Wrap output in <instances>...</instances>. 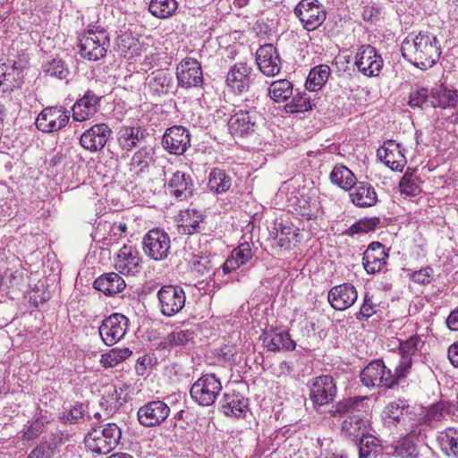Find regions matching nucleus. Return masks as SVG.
<instances>
[{
  "label": "nucleus",
  "mask_w": 458,
  "mask_h": 458,
  "mask_svg": "<svg viewBox=\"0 0 458 458\" xmlns=\"http://www.w3.org/2000/svg\"><path fill=\"white\" fill-rule=\"evenodd\" d=\"M221 390V382L215 374L202 375V406L213 404Z\"/></svg>",
  "instance_id": "c9c22d12"
},
{
  "label": "nucleus",
  "mask_w": 458,
  "mask_h": 458,
  "mask_svg": "<svg viewBox=\"0 0 458 458\" xmlns=\"http://www.w3.org/2000/svg\"><path fill=\"white\" fill-rule=\"evenodd\" d=\"M299 230L291 223H276L269 232L270 237L275 241V247L289 250L299 242Z\"/></svg>",
  "instance_id": "b1692460"
},
{
  "label": "nucleus",
  "mask_w": 458,
  "mask_h": 458,
  "mask_svg": "<svg viewBox=\"0 0 458 458\" xmlns=\"http://www.w3.org/2000/svg\"><path fill=\"white\" fill-rule=\"evenodd\" d=\"M191 186V180L189 176L186 178L185 174L176 172L169 180L166 187L169 192L175 198L186 199L192 195Z\"/></svg>",
  "instance_id": "e433bc0d"
},
{
  "label": "nucleus",
  "mask_w": 458,
  "mask_h": 458,
  "mask_svg": "<svg viewBox=\"0 0 458 458\" xmlns=\"http://www.w3.org/2000/svg\"><path fill=\"white\" fill-rule=\"evenodd\" d=\"M210 353L216 359L217 362H228L233 360L237 350L234 344H226L220 348L214 349Z\"/></svg>",
  "instance_id": "13d9d810"
},
{
  "label": "nucleus",
  "mask_w": 458,
  "mask_h": 458,
  "mask_svg": "<svg viewBox=\"0 0 458 458\" xmlns=\"http://www.w3.org/2000/svg\"><path fill=\"white\" fill-rule=\"evenodd\" d=\"M115 269L123 275L135 276L142 269L141 259L136 247L124 244L119 250L114 262Z\"/></svg>",
  "instance_id": "f3484780"
},
{
  "label": "nucleus",
  "mask_w": 458,
  "mask_h": 458,
  "mask_svg": "<svg viewBox=\"0 0 458 458\" xmlns=\"http://www.w3.org/2000/svg\"><path fill=\"white\" fill-rule=\"evenodd\" d=\"M359 458H369L371 455L377 456L382 452L379 439L369 433L361 435L359 438Z\"/></svg>",
  "instance_id": "c03bdc74"
},
{
  "label": "nucleus",
  "mask_w": 458,
  "mask_h": 458,
  "mask_svg": "<svg viewBox=\"0 0 458 458\" xmlns=\"http://www.w3.org/2000/svg\"><path fill=\"white\" fill-rule=\"evenodd\" d=\"M156 362V358L153 354H145L138 358L135 369L138 375H144L148 368H151Z\"/></svg>",
  "instance_id": "338daca9"
},
{
  "label": "nucleus",
  "mask_w": 458,
  "mask_h": 458,
  "mask_svg": "<svg viewBox=\"0 0 458 458\" xmlns=\"http://www.w3.org/2000/svg\"><path fill=\"white\" fill-rule=\"evenodd\" d=\"M450 405L445 402L432 404L427 411L426 417L430 421H438L449 413Z\"/></svg>",
  "instance_id": "052dcab7"
},
{
  "label": "nucleus",
  "mask_w": 458,
  "mask_h": 458,
  "mask_svg": "<svg viewBox=\"0 0 458 458\" xmlns=\"http://www.w3.org/2000/svg\"><path fill=\"white\" fill-rule=\"evenodd\" d=\"M388 253L379 242H372L363 253L362 265L368 274L380 272L386 264Z\"/></svg>",
  "instance_id": "4be33fe9"
},
{
  "label": "nucleus",
  "mask_w": 458,
  "mask_h": 458,
  "mask_svg": "<svg viewBox=\"0 0 458 458\" xmlns=\"http://www.w3.org/2000/svg\"><path fill=\"white\" fill-rule=\"evenodd\" d=\"M102 97L88 89L84 95L76 100L72 107V118L77 122H84L94 116L99 110Z\"/></svg>",
  "instance_id": "6ab92c4d"
},
{
  "label": "nucleus",
  "mask_w": 458,
  "mask_h": 458,
  "mask_svg": "<svg viewBox=\"0 0 458 458\" xmlns=\"http://www.w3.org/2000/svg\"><path fill=\"white\" fill-rule=\"evenodd\" d=\"M310 400L314 408L332 403L337 395V386L335 378L329 375H320L309 380Z\"/></svg>",
  "instance_id": "423d86ee"
},
{
  "label": "nucleus",
  "mask_w": 458,
  "mask_h": 458,
  "mask_svg": "<svg viewBox=\"0 0 458 458\" xmlns=\"http://www.w3.org/2000/svg\"><path fill=\"white\" fill-rule=\"evenodd\" d=\"M380 224L378 216L363 217L353 223L349 228L345 229L342 234L354 236L356 234L368 233L375 231Z\"/></svg>",
  "instance_id": "49530a36"
},
{
  "label": "nucleus",
  "mask_w": 458,
  "mask_h": 458,
  "mask_svg": "<svg viewBox=\"0 0 458 458\" xmlns=\"http://www.w3.org/2000/svg\"><path fill=\"white\" fill-rule=\"evenodd\" d=\"M84 416L83 404L76 403L73 407L64 412L60 418L64 423L76 424Z\"/></svg>",
  "instance_id": "680f3d73"
},
{
  "label": "nucleus",
  "mask_w": 458,
  "mask_h": 458,
  "mask_svg": "<svg viewBox=\"0 0 458 458\" xmlns=\"http://www.w3.org/2000/svg\"><path fill=\"white\" fill-rule=\"evenodd\" d=\"M406 430L408 433L391 447L393 451L388 452V454L398 458H419L420 450L415 437L421 434V429L418 426L413 427V423H411V426Z\"/></svg>",
  "instance_id": "aec40b11"
},
{
  "label": "nucleus",
  "mask_w": 458,
  "mask_h": 458,
  "mask_svg": "<svg viewBox=\"0 0 458 458\" xmlns=\"http://www.w3.org/2000/svg\"><path fill=\"white\" fill-rule=\"evenodd\" d=\"M179 233L182 234L193 235L199 232L200 213L195 208H189L181 213Z\"/></svg>",
  "instance_id": "4c0bfd02"
},
{
  "label": "nucleus",
  "mask_w": 458,
  "mask_h": 458,
  "mask_svg": "<svg viewBox=\"0 0 458 458\" xmlns=\"http://www.w3.org/2000/svg\"><path fill=\"white\" fill-rule=\"evenodd\" d=\"M383 65L384 60L375 47L365 44L358 47L354 66L362 75L369 78L377 77Z\"/></svg>",
  "instance_id": "1a4fd4ad"
},
{
  "label": "nucleus",
  "mask_w": 458,
  "mask_h": 458,
  "mask_svg": "<svg viewBox=\"0 0 458 458\" xmlns=\"http://www.w3.org/2000/svg\"><path fill=\"white\" fill-rule=\"evenodd\" d=\"M160 311L164 316L172 317L180 312L185 305V293L179 285L167 284L157 292Z\"/></svg>",
  "instance_id": "f8f14e48"
},
{
  "label": "nucleus",
  "mask_w": 458,
  "mask_h": 458,
  "mask_svg": "<svg viewBox=\"0 0 458 458\" xmlns=\"http://www.w3.org/2000/svg\"><path fill=\"white\" fill-rule=\"evenodd\" d=\"M441 451L447 456L458 458V430L454 428L438 433L437 437Z\"/></svg>",
  "instance_id": "58836bf2"
},
{
  "label": "nucleus",
  "mask_w": 458,
  "mask_h": 458,
  "mask_svg": "<svg viewBox=\"0 0 458 458\" xmlns=\"http://www.w3.org/2000/svg\"><path fill=\"white\" fill-rule=\"evenodd\" d=\"M142 245L143 250L148 258L157 261L164 260L170 252V237L162 229H152L143 237Z\"/></svg>",
  "instance_id": "9d476101"
},
{
  "label": "nucleus",
  "mask_w": 458,
  "mask_h": 458,
  "mask_svg": "<svg viewBox=\"0 0 458 458\" xmlns=\"http://www.w3.org/2000/svg\"><path fill=\"white\" fill-rule=\"evenodd\" d=\"M293 13L308 31H313L325 21L327 11L318 0H301Z\"/></svg>",
  "instance_id": "0eeeda50"
},
{
  "label": "nucleus",
  "mask_w": 458,
  "mask_h": 458,
  "mask_svg": "<svg viewBox=\"0 0 458 458\" xmlns=\"http://www.w3.org/2000/svg\"><path fill=\"white\" fill-rule=\"evenodd\" d=\"M383 7L376 2H369L362 7L361 16L364 21L377 24L382 18Z\"/></svg>",
  "instance_id": "6e6d98bb"
},
{
  "label": "nucleus",
  "mask_w": 458,
  "mask_h": 458,
  "mask_svg": "<svg viewBox=\"0 0 458 458\" xmlns=\"http://www.w3.org/2000/svg\"><path fill=\"white\" fill-rule=\"evenodd\" d=\"M253 114L255 111L240 110L230 117L227 126L233 137L244 138L251 134L256 127Z\"/></svg>",
  "instance_id": "bb28decb"
},
{
  "label": "nucleus",
  "mask_w": 458,
  "mask_h": 458,
  "mask_svg": "<svg viewBox=\"0 0 458 458\" xmlns=\"http://www.w3.org/2000/svg\"><path fill=\"white\" fill-rule=\"evenodd\" d=\"M399 188L401 193L411 197H416L421 192L418 177L412 173L406 172L403 174Z\"/></svg>",
  "instance_id": "864d4df0"
},
{
  "label": "nucleus",
  "mask_w": 458,
  "mask_h": 458,
  "mask_svg": "<svg viewBox=\"0 0 458 458\" xmlns=\"http://www.w3.org/2000/svg\"><path fill=\"white\" fill-rule=\"evenodd\" d=\"M94 433H97V429L95 428L88 433V437H91L93 440V445H91L90 447L94 453L98 454H106L117 446V444L115 443L110 444L108 439L105 438L101 434L100 436H96Z\"/></svg>",
  "instance_id": "5fc2aeb1"
},
{
  "label": "nucleus",
  "mask_w": 458,
  "mask_h": 458,
  "mask_svg": "<svg viewBox=\"0 0 458 458\" xmlns=\"http://www.w3.org/2000/svg\"><path fill=\"white\" fill-rule=\"evenodd\" d=\"M128 323V318L121 313H113L104 318L98 333L105 344L112 346L120 341L126 334Z\"/></svg>",
  "instance_id": "ddd939ff"
},
{
  "label": "nucleus",
  "mask_w": 458,
  "mask_h": 458,
  "mask_svg": "<svg viewBox=\"0 0 458 458\" xmlns=\"http://www.w3.org/2000/svg\"><path fill=\"white\" fill-rule=\"evenodd\" d=\"M293 85L288 80L273 81L268 88V95L272 100L280 103L284 102L293 96Z\"/></svg>",
  "instance_id": "a18cd8bd"
},
{
  "label": "nucleus",
  "mask_w": 458,
  "mask_h": 458,
  "mask_svg": "<svg viewBox=\"0 0 458 458\" xmlns=\"http://www.w3.org/2000/svg\"><path fill=\"white\" fill-rule=\"evenodd\" d=\"M352 202L358 207L367 208L374 206L377 201L375 189L367 182H357L349 190Z\"/></svg>",
  "instance_id": "7c9ffc66"
},
{
  "label": "nucleus",
  "mask_w": 458,
  "mask_h": 458,
  "mask_svg": "<svg viewBox=\"0 0 458 458\" xmlns=\"http://www.w3.org/2000/svg\"><path fill=\"white\" fill-rule=\"evenodd\" d=\"M357 298V290L350 283H344L332 287L327 295L328 302L335 310H347L356 302Z\"/></svg>",
  "instance_id": "412c9836"
},
{
  "label": "nucleus",
  "mask_w": 458,
  "mask_h": 458,
  "mask_svg": "<svg viewBox=\"0 0 458 458\" xmlns=\"http://www.w3.org/2000/svg\"><path fill=\"white\" fill-rule=\"evenodd\" d=\"M162 145L170 154L182 155L190 146V133L182 126H172L164 133Z\"/></svg>",
  "instance_id": "a211bd4d"
},
{
  "label": "nucleus",
  "mask_w": 458,
  "mask_h": 458,
  "mask_svg": "<svg viewBox=\"0 0 458 458\" xmlns=\"http://www.w3.org/2000/svg\"><path fill=\"white\" fill-rule=\"evenodd\" d=\"M100 434L111 443L119 444L122 431L120 428L114 423H107L101 430Z\"/></svg>",
  "instance_id": "0e129e2a"
},
{
  "label": "nucleus",
  "mask_w": 458,
  "mask_h": 458,
  "mask_svg": "<svg viewBox=\"0 0 458 458\" xmlns=\"http://www.w3.org/2000/svg\"><path fill=\"white\" fill-rule=\"evenodd\" d=\"M155 154V148L150 145L140 148L133 154L130 169L135 170L138 174L148 172L149 166L156 161Z\"/></svg>",
  "instance_id": "72a5a7b5"
},
{
  "label": "nucleus",
  "mask_w": 458,
  "mask_h": 458,
  "mask_svg": "<svg viewBox=\"0 0 458 458\" xmlns=\"http://www.w3.org/2000/svg\"><path fill=\"white\" fill-rule=\"evenodd\" d=\"M43 72L46 75L55 77L59 80H67L70 75V70L65 63L60 57H55L43 65Z\"/></svg>",
  "instance_id": "09e8293b"
},
{
  "label": "nucleus",
  "mask_w": 458,
  "mask_h": 458,
  "mask_svg": "<svg viewBox=\"0 0 458 458\" xmlns=\"http://www.w3.org/2000/svg\"><path fill=\"white\" fill-rule=\"evenodd\" d=\"M287 113H302L312 109L310 97L306 92H298L284 106Z\"/></svg>",
  "instance_id": "3c124183"
},
{
  "label": "nucleus",
  "mask_w": 458,
  "mask_h": 458,
  "mask_svg": "<svg viewBox=\"0 0 458 458\" xmlns=\"http://www.w3.org/2000/svg\"><path fill=\"white\" fill-rule=\"evenodd\" d=\"M403 150L401 144L388 140L377 150V157L392 171L402 172L407 163Z\"/></svg>",
  "instance_id": "5701e85b"
},
{
  "label": "nucleus",
  "mask_w": 458,
  "mask_h": 458,
  "mask_svg": "<svg viewBox=\"0 0 458 458\" xmlns=\"http://www.w3.org/2000/svg\"><path fill=\"white\" fill-rule=\"evenodd\" d=\"M249 410V399L240 393L224 394L220 401V411L226 417L244 418Z\"/></svg>",
  "instance_id": "cd10ccee"
},
{
  "label": "nucleus",
  "mask_w": 458,
  "mask_h": 458,
  "mask_svg": "<svg viewBox=\"0 0 458 458\" xmlns=\"http://www.w3.org/2000/svg\"><path fill=\"white\" fill-rule=\"evenodd\" d=\"M256 63L259 71L267 77L280 72L282 60L277 49L272 44H265L256 52Z\"/></svg>",
  "instance_id": "dca6fc26"
},
{
  "label": "nucleus",
  "mask_w": 458,
  "mask_h": 458,
  "mask_svg": "<svg viewBox=\"0 0 458 458\" xmlns=\"http://www.w3.org/2000/svg\"><path fill=\"white\" fill-rule=\"evenodd\" d=\"M282 332L277 327L266 328L260 335L264 345L270 352H278L282 348Z\"/></svg>",
  "instance_id": "603ef678"
},
{
  "label": "nucleus",
  "mask_w": 458,
  "mask_h": 458,
  "mask_svg": "<svg viewBox=\"0 0 458 458\" xmlns=\"http://www.w3.org/2000/svg\"><path fill=\"white\" fill-rule=\"evenodd\" d=\"M232 184L231 177L225 170L213 168L208 174V188L215 194L226 192Z\"/></svg>",
  "instance_id": "a19ab883"
},
{
  "label": "nucleus",
  "mask_w": 458,
  "mask_h": 458,
  "mask_svg": "<svg viewBox=\"0 0 458 458\" xmlns=\"http://www.w3.org/2000/svg\"><path fill=\"white\" fill-rule=\"evenodd\" d=\"M331 74V69L327 64H318L313 67L306 80V89L310 91H318L327 83Z\"/></svg>",
  "instance_id": "ea45409f"
},
{
  "label": "nucleus",
  "mask_w": 458,
  "mask_h": 458,
  "mask_svg": "<svg viewBox=\"0 0 458 458\" xmlns=\"http://www.w3.org/2000/svg\"><path fill=\"white\" fill-rule=\"evenodd\" d=\"M112 133L108 124H94L81 135L80 145L91 153L99 152L106 147Z\"/></svg>",
  "instance_id": "4468645a"
},
{
  "label": "nucleus",
  "mask_w": 458,
  "mask_h": 458,
  "mask_svg": "<svg viewBox=\"0 0 458 458\" xmlns=\"http://www.w3.org/2000/svg\"><path fill=\"white\" fill-rule=\"evenodd\" d=\"M70 111L63 106H50L42 109L35 122L36 128L44 133H55L69 123Z\"/></svg>",
  "instance_id": "6e6552de"
},
{
  "label": "nucleus",
  "mask_w": 458,
  "mask_h": 458,
  "mask_svg": "<svg viewBox=\"0 0 458 458\" xmlns=\"http://www.w3.org/2000/svg\"><path fill=\"white\" fill-rule=\"evenodd\" d=\"M376 313V304L372 301V296L366 293L360 310L355 314L359 321H367Z\"/></svg>",
  "instance_id": "4d7b16f0"
},
{
  "label": "nucleus",
  "mask_w": 458,
  "mask_h": 458,
  "mask_svg": "<svg viewBox=\"0 0 458 458\" xmlns=\"http://www.w3.org/2000/svg\"><path fill=\"white\" fill-rule=\"evenodd\" d=\"M330 181L339 188L349 191L356 182L354 174L344 165H336L330 173Z\"/></svg>",
  "instance_id": "79ce46f5"
},
{
  "label": "nucleus",
  "mask_w": 458,
  "mask_h": 458,
  "mask_svg": "<svg viewBox=\"0 0 458 458\" xmlns=\"http://www.w3.org/2000/svg\"><path fill=\"white\" fill-rule=\"evenodd\" d=\"M253 251L249 242L241 243L237 248L233 249L231 256L223 265L225 273L235 270L242 265H246L253 258Z\"/></svg>",
  "instance_id": "473e14b6"
},
{
  "label": "nucleus",
  "mask_w": 458,
  "mask_h": 458,
  "mask_svg": "<svg viewBox=\"0 0 458 458\" xmlns=\"http://www.w3.org/2000/svg\"><path fill=\"white\" fill-rule=\"evenodd\" d=\"M433 273L432 267H425L413 271L411 275V279L416 284L426 285L431 283L433 279Z\"/></svg>",
  "instance_id": "e2e57ef3"
},
{
  "label": "nucleus",
  "mask_w": 458,
  "mask_h": 458,
  "mask_svg": "<svg viewBox=\"0 0 458 458\" xmlns=\"http://www.w3.org/2000/svg\"><path fill=\"white\" fill-rule=\"evenodd\" d=\"M423 344V342L418 335H412L406 341H402L400 343L399 352L401 354V360L396 367L406 377L410 374L411 369V356L414 355Z\"/></svg>",
  "instance_id": "c756f323"
},
{
  "label": "nucleus",
  "mask_w": 458,
  "mask_h": 458,
  "mask_svg": "<svg viewBox=\"0 0 458 458\" xmlns=\"http://www.w3.org/2000/svg\"><path fill=\"white\" fill-rule=\"evenodd\" d=\"M276 197L281 200H284L285 208L298 216L301 220L310 221L315 219L318 216V201L304 191L295 189L286 191V188L283 187L278 191Z\"/></svg>",
  "instance_id": "39448f33"
},
{
  "label": "nucleus",
  "mask_w": 458,
  "mask_h": 458,
  "mask_svg": "<svg viewBox=\"0 0 458 458\" xmlns=\"http://www.w3.org/2000/svg\"><path fill=\"white\" fill-rule=\"evenodd\" d=\"M385 412L394 421L403 425L405 429L410 428L411 423H413V427L418 426L422 420L421 418H414L415 414L411 411V407L407 403V401L401 399L389 403L385 409Z\"/></svg>",
  "instance_id": "393cba45"
},
{
  "label": "nucleus",
  "mask_w": 458,
  "mask_h": 458,
  "mask_svg": "<svg viewBox=\"0 0 458 458\" xmlns=\"http://www.w3.org/2000/svg\"><path fill=\"white\" fill-rule=\"evenodd\" d=\"M51 448L47 443L38 444L28 455L27 458H50Z\"/></svg>",
  "instance_id": "774afa93"
},
{
  "label": "nucleus",
  "mask_w": 458,
  "mask_h": 458,
  "mask_svg": "<svg viewBox=\"0 0 458 458\" xmlns=\"http://www.w3.org/2000/svg\"><path fill=\"white\" fill-rule=\"evenodd\" d=\"M148 135L147 130L141 126L122 125L116 132V139L122 150L131 151L139 143Z\"/></svg>",
  "instance_id": "c85d7f7f"
},
{
  "label": "nucleus",
  "mask_w": 458,
  "mask_h": 458,
  "mask_svg": "<svg viewBox=\"0 0 458 458\" xmlns=\"http://www.w3.org/2000/svg\"><path fill=\"white\" fill-rule=\"evenodd\" d=\"M48 420L43 418H37L29 427V428L23 433L22 439L30 441L36 439L46 428V424Z\"/></svg>",
  "instance_id": "bf43d9fd"
},
{
  "label": "nucleus",
  "mask_w": 458,
  "mask_h": 458,
  "mask_svg": "<svg viewBox=\"0 0 458 458\" xmlns=\"http://www.w3.org/2000/svg\"><path fill=\"white\" fill-rule=\"evenodd\" d=\"M431 107L451 109L458 103V91L445 87L431 89Z\"/></svg>",
  "instance_id": "f704fd0d"
},
{
  "label": "nucleus",
  "mask_w": 458,
  "mask_h": 458,
  "mask_svg": "<svg viewBox=\"0 0 458 458\" xmlns=\"http://www.w3.org/2000/svg\"><path fill=\"white\" fill-rule=\"evenodd\" d=\"M93 286L106 296H114L124 290L126 284L119 274L111 272L98 277L94 281Z\"/></svg>",
  "instance_id": "2f4dec72"
},
{
  "label": "nucleus",
  "mask_w": 458,
  "mask_h": 458,
  "mask_svg": "<svg viewBox=\"0 0 458 458\" xmlns=\"http://www.w3.org/2000/svg\"><path fill=\"white\" fill-rule=\"evenodd\" d=\"M178 84L182 88H197L200 83V63L192 58H185L177 66Z\"/></svg>",
  "instance_id": "a878e982"
},
{
  "label": "nucleus",
  "mask_w": 458,
  "mask_h": 458,
  "mask_svg": "<svg viewBox=\"0 0 458 458\" xmlns=\"http://www.w3.org/2000/svg\"><path fill=\"white\" fill-rule=\"evenodd\" d=\"M365 396H351L338 401L329 411L331 417L342 419L341 434L345 438L357 441L370 431V421L365 415Z\"/></svg>",
  "instance_id": "f257e3e1"
},
{
  "label": "nucleus",
  "mask_w": 458,
  "mask_h": 458,
  "mask_svg": "<svg viewBox=\"0 0 458 458\" xmlns=\"http://www.w3.org/2000/svg\"><path fill=\"white\" fill-rule=\"evenodd\" d=\"M404 59L415 67L426 71L431 68L441 55V47L437 36L420 30L417 35L410 34L401 46Z\"/></svg>",
  "instance_id": "f03ea898"
},
{
  "label": "nucleus",
  "mask_w": 458,
  "mask_h": 458,
  "mask_svg": "<svg viewBox=\"0 0 458 458\" xmlns=\"http://www.w3.org/2000/svg\"><path fill=\"white\" fill-rule=\"evenodd\" d=\"M360 377L362 385L367 387L384 389H394L406 378L397 367L393 373L381 359L370 361L361 370Z\"/></svg>",
  "instance_id": "7ed1b4c3"
},
{
  "label": "nucleus",
  "mask_w": 458,
  "mask_h": 458,
  "mask_svg": "<svg viewBox=\"0 0 458 458\" xmlns=\"http://www.w3.org/2000/svg\"><path fill=\"white\" fill-rule=\"evenodd\" d=\"M177 9L175 0H151L148 11L157 18L165 19L171 16Z\"/></svg>",
  "instance_id": "8fccbe9b"
},
{
  "label": "nucleus",
  "mask_w": 458,
  "mask_h": 458,
  "mask_svg": "<svg viewBox=\"0 0 458 458\" xmlns=\"http://www.w3.org/2000/svg\"><path fill=\"white\" fill-rule=\"evenodd\" d=\"M80 55L89 61H98L106 55L110 47L108 32L100 26L89 25L80 38Z\"/></svg>",
  "instance_id": "20e7f679"
},
{
  "label": "nucleus",
  "mask_w": 458,
  "mask_h": 458,
  "mask_svg": "<svg viewBox=\"0 0 458 458\" xmlns=\"http://www.w3.org/2000/svg\"><path fill=\"white\" fill-rule=\"evenodd\" d=\"M23 84V75H19L17 72L7 69V64L0 65V89L3 92H12L15 89L21 88Z\"/></svg>",
  "instance_id": "37998d69"
},
{
  "label": "nucleus",
  "mask_w": 458,
  "mask_h": 458,
  "mask_svg": "<svg viewBox=\"0 0 458 458\" xmlns=\"http://www.w3.org/2000/svg\"><path fill=\"white\" fill-rule=\"evenodd\" d=\"M430 98L431 89L417 87L410 92L408 105L411 108L426 109L431 107Z\"/></svg>",
  "instance_id": "de8ad7c7"
},
{
  "label": "nucleus",
  "mask_w": 458,
  "mask_h": 458,
  "mask_svg": "<svg viewBox=\"0 0 458 458\" xmlns=\"http://www.w3.org/2000/svg\"><path fill=\"white\" fill-rule=\"evenodd\" d=\"M257 73L246 62H238L231 66L227 72L226 83L235 94H242L250 90L254 83Z\"/></svg>",
  "instance_id": "9b49d317"
},
{
  "label": "nucleus",
  "mask_w": 458,
  "mask_h": 458,
  "mask_svg": "<svg viewBox=\"0 0 458 458\" xmlns=\"http://www.w3.org/2000/svg\"><path fill=\"white\" fill-rule=\"evenodd\" d=\"M194 336V332L190 330L180 331L172 333L168 335V341L174 345H182L191 341Z\"/></svg>",
  "instance_id": "69168bd1"
},
{
  "label": "nucleus",
  "mask_w": 458,
  "mask_h": 458,
  "mask_svg": "<svg viewBox=\"0 0 458 458\" xmlns=\"http://www.w3.org/2000/svg\"><path fill=\"white\" fill-rule=\"evenodd\" d=\"M169 414V406L163 401L156 400L142 405L137 412V417L140 424L150 428L163 423Z\"/></svg>",
  "instance_id": "2eb2a0df"
}]
</instances>
